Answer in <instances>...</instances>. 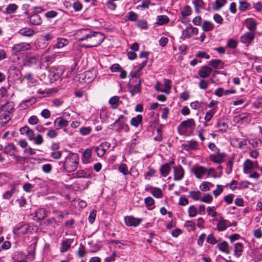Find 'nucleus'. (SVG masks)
I'll return each instance as SVG.
<instances>
[{
  "label": "nucleus",
  "instance_id": "obj_1",
  "mask_svg": "<svg viewBox=\"0 0 262 262\" xmlns=\"http://www.w3.org/2000/svg\"><path fill=\"white\" fill-rule=\"evenodd\" d=\"M105 38L103 33L100 32H92L89 35L86 44H83L81 46L84 48H92L98 47L104 40Z\"/></svg>",
  "mask_w": 262,
  "mask_h": 262
},
{
  "label": "nucleus",
  "instance_id": "obj_2",
  "mask_svg": "<svg viewBox=\"0 0 262 262\" xmlns=\"http://www.w3.org/2000/svg\"><path fill=\"white\" fill-rule=\"evenodd\" d=\"M79 159V156L77 154L70 152L64 160L63 166L66 171L68 172L75 171L78 168Z\"/></svg>",
  "mask_w": 262,
  "mask_h": 262
},
{
  "label": "nucleus",
  "instance_id": "obj_3",
  "mask_svg": "<svg viewBox=\"0 0 262 262\" xmlns=\"http://www.w3.org/2000/svg\"><path fill=\"white\" fill-rule=\"evenodd\" d=\"M43 11V10L40 7H34L31 13L26 12V14H29V23L36 26L41 25L42 20L38 13L42 12Z\"/></svg>",
  "mask_w": 262,
  "mask_h": 262
},
{
  "label": "nucleus",
  "instance_id": "obj_4",
  "mask_svg": "<svg viewBox=\"0 0 262 262\" xmlns=\"http://www.w3.org/2000/svg\"><path fill=\"white\" fill-rule=\"evenodd\" d=\"M127 120L126 117H124L123 115H120L118 119L112 124L111 126H114L117 125L118 128L116 130L119 133L122 130H124L125 132H128L129 130V128L128 125L125 123Z\"/></svg>",
  "mask_w": 262,
  "mask_h": 262
},
{
  "label": "nucleus",
  "instance_id": "obj_5",
  "mask_svg": "<svg viewBox=\"0 0 262 262\" xmlns=\"http://www.w3.org/2000/svg\"><path fill=\"white\" fill-rule=\"evenodd\" d=\"M33 231L32 226L28 224H23L13 229V233L17 236H21L27 234L28 232H32Z\"/></svg>",
  "mask_w": 262,
  "mask_h": 262
},
{
  "label": "nucleus",
  "instance_id": "obj_6",
  "mask_svg": "<svg viewBox=\"0 0 262 262\" xmlns=\"http://www.w3.org/2000/svg\"><path fill=\"white\" fill-rule=\"evenodd\" d=\"M8 73V78L12 79L14 81H20L21 82H23L21 72L18 68L14 66L11 67Z\"/></svg>",
  "mask_w": 262,
  "mask_h": 262
},
{
  "label": "nucleus",
  "instance_id": "obj_7",
  "mask_svg": "<svg viewBox=\"0 0 262 262\" xmlns=\"http://www.w3.org/2000/svg\"><path fill=\"white\" fill-rule=\"evenodd\" d=\"M90 33H91V30L89 29H79L74 33V37L78 41L86 42Z\"/></svg>",
  "mask_w": 262,
  "mask_h": 262
},
{
  "label": "nucleus",
  "instance_id": "obj_8",
  "mask_svg": "<svg viewBox=\"0 0 262 262\" xmlns=\"http://www.w3.org/2000/svg\"><path fill=\"white\" fill-rule=\"evenodd\" d=\"M39 60V56L38 54L32 52L28 53L24 59L25 65L28 67L35 64Z\"/></svg>",
  "mask_w": 262,
  "mask_h": 262
},
{
  "label": "nucleus",
  "instance_id": "obj_9",
  "mask_svg": "<svg viewBox=\"0 0 262 262\" xmlns=\"http://www.w3.org/2000/svg\"><path fill=\"white\" fill-rule=\"evenodd\" d=\"M38 238L34 237L32 241V244L28 247V252L25 257L30 260H33L35 258V254Z\"/></svg>",
  "mask_w": 262,
  "mask_h": 262
},
{
  "label": "nucleus",
  "instance_id": "obj_10",
  "mask_svg": "<svg viewBox=\"0 0 262 262\" xmlns=\"http://www.w3.org/2000/svg\"><path fill=\"white\" fill-rule=\"evenodd\" d=\"M226 154L224 152H216L209 156V159L213 162L217 164H221L225 162Z\"/></svg>",
  "mask_w": 262,
  "mask_h": 262
},
{
  "label": "nucleus",
  "instance_id": "obj_11",
  "mask_svg": "<svg viewBox=\"0 0 262 262\" xmlns=\"http://www.w3.org/2000/svg\"><path fill=\"white\" fill-rule=\"evenodd\" d=\"M174 181L181 180L184 176V170L181 165L173 167Z\"/></svg>",
  "mask_w": 262,
  "mask_h": 262
},
{
  "label": "nucleus",
  "instance_id": "obj_12",
  "mask_svg": "<svg viewBox=\"0 0 262 262\" xmlns=\"http://www.w3.org/2000/svg\"><path fill=\"white\" fill-rule=\"evenodd\" d=\"M191 171L193 172L196 178L201 179L203 175L206 173L207 168L202 166L194 165L191 169Z\"/></svg>",
  "mask_w": 262,
  "mask_h": 262
},
{
  "label": "nucleus",
  "instance_id": "obj_13",
  "mask_svg": "<svg viewBox=\"0 0 262 262\" xmlns=\"http://www.w3.org/2000/svg\"><path fill=\"white\" fill-rule=\"evenodd\" d=\"M124 221L127 226L136 227L141 223V219L135 218L133 216H127L124 217Z\"/></svg>",
  "mask_w": 262,
  "mask_h": 262
},
{
  "label": "nucleus",
  "instance_id": "obj_14",
  "mask_svg": "<svg viewBox=\"0 0 262 262\" xmlns=\"http://www.w3.org/2000/svg\"><path fill=\"white\" fill-rule=\"evenodd\" d=\"M96 75L94 70H88L84 72L82 75V79L85 83H90L94 80Z\"/></svg>",
  "mask_w": 262,
  "mask_h": 262
},
{
  "label": "nucleus",
  "instance_id": "obj_15",
  "mask_svg": "<svg viewBox=\"0 0 262 262\" xmlns=\"http://www.w3.org/2000/svg\"><path fill=\"white\" fill-rule=\"evenodd\" d=\"M54 124L56 129H59L62 128L66 127L68 124L69 122L62 117L57 118L54 121Z\"/></svg>",
  "mask_w": 262,
  "mask_h": 262
},
{
  "label": "nucleus",
  "instance_id": "obj_16",
  "mask_svg": "<svg viewBox=\"0 0 262 262\" xmlns=\"http://www.w3.org/2000/svg\"><path fill=\"white\" fill-rule=\"evenodd\" d=\"M4 152L5 154L12 157L15 156L17 152V150L13 143H9L4 147Z\"/></svg>",
  "mask_w": 262,
  "mask_h": 262
},
{
  "label": "nucleus",
  "instance_id": "obj_17",
  "mask_svg": "<svg viewBox=\"0 0 262 262\" xmlns=\"http://www.w3.org/2000/svg\"><path fill=\"white\" fill-rule=\"evenodd\" d=\"M31 48V45L28 43H21L15 45L12 48V50L15 52H19L20 51H24L30 50Z\"/></svg>",
  "mask_w": 262,
  "mask_h": 262
},
{
  "label": "nucleus",
  "instance_id": "obj_18",
  "mask_svg": "<svg viewBox=\"0 0 262 262\" xmlns=\"http://www.w3.org/2000/svg\"><path fill=\"white\" fill-rule=\"evenodd\" d=\"M212 71V70L211 68L207 66H204L201 68L198 72V74L201 78H206L209 76Z\"/></svg>",
  "mask_w": 262,
  "mask_h": 262
},
{
  "label": "nucleus",
  "instance_id": "obj_19",
  "mask_svg": "<svg viewBox=\"0 0 262 262\" xmlns=\"http://www.w3.org/2000/svg\"><path fill=\"white\" fill-rule=\"evenodd\" d=\"M254 33L249 31L241 37V41L243 43L249 44L254 39Z\"/></svg>",
  "mask_w": 262,
  "mask_h": 262
},
{
  "label": "nucleus",
  "instance_id": "obj_20",
  "mask_svg": "<svg viewBox=\"0 0 262 262\" xmlns=\"http://www.w3.org/2000/svg\"><path fill=\"white\" fill-rule=\"evenodd\" d=\"M25 258L24 254L20 251L15 252L12 255V258L14 262H28Z\"/></svg>",
  "mask_w": 262,
  "mask_h": 262
},
{
  "label": "nucleus",
  "instance_id": "obj_21",
  "mask_svg": "<svg viewBox=\"0 0 262 262\" xmlns=\"http://www.w3.org/2000/svg\"><path fill=\"white\" fill-rule=\"evenodd\" d=\"M47 215V211L45 209L39 208L35 212L34 217L36 218L38 221H41L46 218Z\"/></svg>",
  "mask_w": 262,
  "mask_h": 262
},
{
  "label": "nucleus",
  "instance_id": "obj_22",
  "mask_svg": "<svg viewBox=\"0 0 262 262\" xmlns=\"http://www.w3.org/2000/svg\"><path fill=\"white\" fill-rule=\"evenodd\" d=\"M171 170V167L170 164L168 163H165L162 165L160 168V172L161 174L165 177L168 176Z\"/></svg>",
  "mask_w": 262,
  "mask_h": 262
},
{
  "label": "nucleus",
  "instance_id": "obj_23",
  "mask_svg": "<svg viewBox=\"0 0 262 262\" xmlns=\"http://www.w3.org/2000/svg\"><path fill=\"white\" fill-rule=\"evenodd\" d=\"M0 108H2L3 112L12 114L14 109V104L12 102H7L5 104H2Z\"/></svg>",
  "mask_w": 262,
  "mask_h": 262
},
{
  "label": "nucleus",
  "instance_id": "obj_24",
  "mask_svg": "<svg viewBox=\"0 0 262 262\" xmlns=\"http://www.w3.org/2000/svg\"><path fill=\"white\" fill-rule=\"evenodd\" d=\"M141 80L139 79L138 83L134 86L128 84V88L131 89L130 90V92L132 96H134L135 94L137 93H139L141 92Z\"/></svg>",
  "mask_w": 262,
  "mask_h": 262
},
{
  "label": "nucleus",
  "instance_id": "obj_25",
  "mask_svg": "<svg viewBox=\"0 0 262 262\" xmlns=\"http://www.w3.org/2000/svg\"><path fill=\"white\" fill-rule=\"evenodd\" d=\"M229 222V221L221 217L217 224V229L219 231H223L225 230L228 227V223Z\"/></svg>",
  "mask_w": 262,
  "mask_h": 262
},
{
  "label": "nucleus",
  "instance_id": "obj_26",
  "mask_svg": "<svg viewBox=\"0 0 262 262\" xmlns=\"http://www.w3.org/2000/svg\"><path fill=\"white\" fill-rule=\"evenodd\" d=\"M198 145L197 141L190 140L187 143L182 144V147L184 149L188 150L189 149H195Z\"/></svg>",
  "mask_w": 262,
  "mask_h": 262
},
{
  "label": "nucleus",
  "instance_id": "obj_27",
  "mask_svg": "<svg viewBox=\"0 0 262 262\" xmlns=\"http://www.w3.org/2000/svg\"><path fill=\"white\" fill-rule=\"evenodd\" d=\"M217 247L220 251L226 254L230 253L229 246L227 242L223 241L222 243L218 244Z\"/></svg>",
  "mask_w": 262,
  "mask_h": 262
},
{
  "label": "nucleus",
  "instance_id": "obj_28",
  "mask_svg": "<svg viewBox=\"0 0 262 262\" xmlns=\"http://www.w3.org/2000/svg\"><path fill=\"white\" fill-rule=\"evenodd\" d=\"M18 33L22 36L31 37L35 34V31L31 28H24L21 29L18 31Z\"/></svg>",
  "mask_w": 262,
  "mask_h": 262
},
{
  "label": "nucleus",
  "instance_id": "obj_29",
  "mask_svg": "<svg viewBox=\"0 0 262 262\" xmlns=\"http://www.w3.org/2000/svg\"><path fill=\"white\" fill-rule=\"evenodd\" d=\"M195 126V123L193 119H188L186 120L182 121L180 124L181 127L191 128Z\"/></svg>",
  "mask_w": 262,
  "mask_h": 262
},
{
  "label": "nucleus",
  "instance_id": "obj_30",
  "mask_svg": "<svg viewBox=\"0 0 262 262\" xmlns=\"http://www.w3.org/2000/svg\"><path fill=\"white\" fill-rule=\"evenodd\" d=\"M244 245L242 243H237L234 244V255L237 257L241 256L243 251Z\"/></svg>",
  "mask_w": 262,
  "mask_h": 262
},
{
  "label": "nucleus",
  "instance_id": "obj_31",
  "mask_svg": "<svg viewBox=\"0 0 262 262\" xmlns=\"http://www.w3.org/2000/svg\"><path fill=\"white\" fill-rule=\"evenodd\" d=\"M143 120V117L142 115L139 114L136 117H133L131 119L130 123L134 127H138Z\"/></svg>",
  "mask_w": 262,
  "mask_h": 262
},
{
  "label": "nucleus",
  "instance_id": "obj_32",
  "mask_svg": "<svg viewBox=\"0 0 262 262\" xmlns=\"http://www.w3.org/2000/svg\"><path fill=\"white\" fill-rule=\"evenodd\" d=\"M3 111L2 108H0V120L2 121V122L6 124L11 119V117L10 115L11 114L3 112Z\"/></svg>",
  "mask_w": 262,
  "mask_h": 262
},
{
  "label": "nucleus",
  "instance_id": "obj_33",
  "mask_svg": "<svg viewBox=\"0 0 262 262\" xmlns=\"http://www.w3.org/2000/svg\"><path fill=\"white\" fill-rule=\"evenodd\" d=\"M71 242L70 239H68L63 241L61 243V247L60 251L61 253L67 251L71 247Z\"/></svg>",
  "mask_w": 262,
  "mask_h": 262
},
{
  "label": "nucleus",
  "instance_id": "obj_34",
  "mask_svg": "<svg viewBox=\"0 0 262 262\" xmlns=\"http://www.w3.org/2000/svg\"><path fill=\"white\" fill-rule=\"evenodd\" d=\"M169 21V18L166 15H159L157 17L156 24L158 25H163Z\"/></svg>",
  "mask_w": 262,
  "mask_h": 262
},
{
  "label": "nucleus",
  "instance_id": "obj_35",
  "mask_svg": "<svg viewBox=\"0 0 262 262\" xmlns=\"http://www.w3.org/2000/svg\"><path fill=\"white\" fill-rule=\"evenodd\" d=\"M119 101V97L117 96H115L110 98L109 100V103L111 105V107L115 110L118 108Z\"/></svg>",
  "mask_w": 262,
  "mask_h": 262
},
{
  "label": "nucleus",
  "instance_id": "obj_36",
  "mask_svg": "<svg viewBox=\"0 0 262 262\" xmlns=\"http://www.w3.org/2000/svg\"><path fill=\"white\" fill-rule=\"evenodd\" d=\"M214 28V25L207 20H205L203 22V25H202V29L205 32H208L211 31Z\"/></svg>",
  "mask_w": 262,
  "mask_h": 262
},
{
  "label": "nucleus",
  "instance_id": "obj_37",
  "mask_svg": "<svg viewBox=\"0 0 262 262\" xmlns=\"http://www.w3.org/2000/svg\"><path fill=\"white\" fill-rule=\"evenodd\" d=\"M16 187L14 185H12L10 190L5 192L3 195V198L5 199L9 200L13 195L16 191Z\"/></svg>",
  "mask_w": 262,
  "mask_h": 262
},
{
  "label": "nucleus",
  "instance_id": "obj_38",
  "mask_svg": "<svg viewBox=\"0 0 262 262\" xmlns=\"http://www.w3.org/2000/svg\"><path fill=\"white\" fill-rule=\"evenodd\" d=\"M17 8L18 6L16 4H9L6 9L5 13L7 14H13L16 12Z\"/></svg>",
  "mask_w": 262,
  "mask_h": 262
},
{
  "label": "nucleus",
  "instance_id": "obj_39",
  "mask_svg": "<svg viewBox=\"0 0 262 262\" xmlns=\"http://www.w3.org/2000/svg\"><path fill=\"white\" fill-rule=\"evenodd\" d=\"M226 0H216L213 5V9L214 10H219L226 3Z\"/></svg>",
  "mask_w": 262,
  "mask_h": 262
},
{
  "label": "nucleus",
  "instance_id": "obj_40",
  "mask_svg": "<svg viewBox=\"0 0 262 262\" xmlns=\"http://www.w3.org/2000/svg\"><path fill=\"white\" fill-rule=\"evenodd\" d=\"M256 26L257 23L253 18L247 20V28L251 32L256 29Z\"/></svg>",
  "mask_w": 262,
  "mask_h": 262
},
{
  "label": "nucleus",
  "instance_id": "obj_41",
  "mask_svg": "<svg viewBox=\"0 0 262 262\" xmlns=\"http://www.w3.org/2000/svg\"><path fill=\"white\" fill-rule=\"evenodd\" d=\"M189 195L194 201L200 200L201 199V192L199 191H190Z\"/></svg>",
  "mask_w": 262,
  "mask_h": 262
},
{
  "label": "nucleus",
  "instance_id": "obj_42",
  "mask_svg": "<svg viewBox=\"0 0 262 262\" xmlns=\"http://www.w3.org/2000/svg\"><path fill=\"white\" fill-rule=\"evenodd\" d=\"M92 155V150L91 149L87 148L83 152L82 156L83 157V162L84 163L88 162V160L91 158Z\"/></svg>",
  "mask_w": 262,
  "mask_h": 262
},
{
  "label": "nucleus",
  "instance_id": "obj_43",
  "mask_svg": "<svg viewBox=\"0 0 262 262\" xmlns=\"http://www.w3.org/2000/svg\"><path fill=\"white\" fill-rule=\"evenodd\" d=\"M192 13V10L189 6H185L181 11V14L183 16H187L191 15Z\"/></svg>",
  "mask_w": 262,
  "mask_h": 262
},
{
  "label": "nucleus",
  "instance_id": "obj_44",
  "mask_svg": "<svg viewBox=\"0 0 262 262\" xmlns=\"http://www.w3.org/2000/svg\"><path fill=\"white\" fill-rule=\"evenodd\" d=\"M216 126L219 129V130L221 132H225L228 128V125L221 121H219L217 122Z\"/></svg>",
  "mask_w": 262,
  "mask_h": 262
},
{
  "label": "nucleus",
  "instance_id": "obj_45",
  "mask_svg": "<svg viewBox=\"0 0 262 262\" xmlns=\"http://www.w3.org/2000/svg\"><path fill=\"white\" fill-rule=\"evenodd\" d=\"M150 192L156 198H161L163 196L162 190L159 188L155 187Z\"/></svg>",
  "mask_w": 262,
  "mask_h": 262
},
{
  "label": "nucleus",
  "instance_id": "obj_46",
  "mask_svg": "<svg viewBox=\"0 0 262 262\" xmlns=\"http://www.w3.org/2000/svg\"><path fill=\"white\" fill-rule=\"evenodd\" d=\"M164 85L165 86V90H160V92L165 93L166 94H168L169 93L170 90V84L171 82V81L169 79H164Z\"/></svg>",
  "mask_w": 262,
  "mask_h": 262
},
{
  "label": "nucleus",
  "instance_id": "obj_47",
  "mask_svg": "<svg viewBox=\"0 0 262 262\" xmlns=\"http://www.w3.org/2000/svg\"><path fill=\"white\" fill-rule=\"evenodd\" d=\"M254 168V164L249 159H247L244 164V169L245 170H249Z\"/></svg>",
  "mask_w": 262,
  "mask_h": 262
},
{
  "label": "nucleus",
  "instance_id": "obj_48",
  "mask_svg": "<svg viewBox=\"0 0 262 262\" xmlns=\"http://www.w3.org/2000/svg\"><path fill=\"white\" fill-rule=\"evenodd\" d=\"M221 64H224L220 59H212L210 61L209 64L214 69H219V66Z\"/></svg>",
  "mask_w": 262,
  "mask_h": 262
},
{
  "label": "nucleus",
  "instance_id": "obj_49",
  "mask_svg": "<svg viewBox=\"0 0 262 262\" xmlns=\"http://www.w3.org/2000/svg\"><path fill=\"white\" fill-rule=\"evenodd\" d=\"M212 200V196L210 193L206 194L204 196L201 198V201L207 204L211 203Z\"/></svg>",
  "mask_w": 262,
  "mask_h": 262
},
{
  "label": "nucleus",
  "instance_id": "obj_50",
  "mask_svg": "<svg viewBox=\"0 0 262 262\" xmlns=\"http://www.w3.org/2000/svg\"><path fill=\"white\" fill-rule=\"evenodd\" d=\"M188 215L190 217H194L197 214V209L194 205L190 206L188 208Z\"/></svg>",
  "mask_w": 262,
  "mask_h": 262
},
{
  "label": "nucleus",
  "instance_id": "obj_51",
  "mask_svg": "<svg viewBox=\"0 0 262 262\" xmlns=\"http://www.w3.org/2000/svg\"><path fill=\"white\" fill-rule=\"evenodd\" d=\"M92 129L90 127H82L80 129V133L82 136L89 135L91 132Z\"/></svg>",
  "mask_w": 262,
  "mask_h": 262
},
{
  "label": "nucleus",
  "instance_id": "obj_52",
  "mask_svg": "<svg viewBox=\"0 0 262 262\" xmlns=\"http://www.w3.org/2000/svg\"><path fill=\"white\" fill-rule=\"evenodd\" d=\"M250 4L245 2L241 1L239 2V10L241 11H245L250 7Z\"/></svg>",
  "mask_w": 262,
  "mask_h": 262
},
{
  "label": "nucleus",
  "instance_id": "obj_53",
  "mask_svg": "<svg viewBox=\"0 0 262 262\" xmlns=\"http://www.w3.org/2000/svg\"><path fill=\"white\" fill-rule=\"evenodd\" d=\"M156 172V170L151 168L150 166L148 167V171L144 174V178L147 179L148 177H154Z\"/></svg>",
  "mask_w": 262,
  "mask_h": 262
},
{
  "label": "nucleus",
  "instance_id": "obj_54",
  "mask_svg": "<svg viewBox=\"0 0 262 262\" xmlns=\"http://www.w3.org/2000/svg\"><path fill=\"white\" fill-rule=\"evenodd\" d=\"M233 158H231L230 159H229L228 162L226 164L227 167V173L230 174L232 170V167L233 165Z\"/></svg>",
  "mask_w": 262,
  "mask_h": 262
},
{
  "label": "nucleus",
  "instance_id": "obj_55",
  "mask_svg": "<svg viewBox=\"0 0 262 262\" xmlns=\"http://www.w3.org/2000/svg\"><path fill=\"white\" fill-rule=\"evenodd\" d=\"M76 177L77 178H88L90 176L85 170H79L75 173Z\"/></svg>",
  "mask_w": 262,
  "mask_h": 262
},
{
  "label": "nucleus",
  "instance_id": "obj_56",
  "mask_svg": "<svg viewBox=\"0 0 262 262\" xmlns=\"http://www.w3.org/2000/svg\"><path fill=\"white\" fill-rule=\"evenodd\" d=\"M118 170L119 172H120L125 176L128 173L127 166L124 163H122L120 165V166L119 167Z\"/></svg>",
  "mask_w": 262,
  "mask_h": 262
},
{
  "label": "nucleus",
  "instance_id": "obj_57",
  "mask_svg": "<svg viewBox=\"0 0 262 262\" xmlns=\"http://www.w3.org/2000/svg\"><path fill=\"white\" fill-rule=\"evenodd\" d=\"M68 43V40L64 38H61L58 40L56 44V47L58 48H61Z\"/></svg>",
  "mask_w": 262,
  "mask_h": 262
},
{
  "label": "nucleus",
  "instance_id": "obj_58",
  "mask_svg": "<svg viewBox=\"0 0 262 262\" xmlns=\"http://www.w3.org/2000/svg\"><path fill=\"white\" fill-rule=\"evenodd\" d=\"M206 242L210 244L214 245L217 243V241L216 239L213 234H209L206 238Z\"/></svg>",
  "mask_w": 262,
  "mask_h": 262
},
{
  "label": "nucleus",
  "instance_id": "obj_59",
  "mask_svg": "<svg viewBox=\"0 0 262 262\" xmlns=\"http://www.w3.org/2000/svg\"><path fill=\"white\" fill-rule=\"evenodd\" d=\"M86 254L84 246L81 244L77 251V255L79 257H83Z\"/></svg>",
  "mask_w": 262,
  "mask_h": 262
},
{
  "label": "nucleus",
  "instance_id": "obj_60",
  "mask_svg": "<svg viewBox=\"0 0 262 262\" xmlns=\"http://www.w3.org/2000/svg\"><path fill=\"white\" fill-rule=\"evenodd\" d=\"M62 156V151L59 150L52 151L51 153V157L54 159H59Z\"/></svg>",
  "mask_w": 262,
  "mask_h": 262
},
{
  "label": "nucleus",
  "instance_id": "obj_61",
  "mask_svg": "<svg viewBox=\"0 0 262 262\" xmlns=\"http://www.w3.org/2000/svg\"><path fill=\"white\" fill-rule=\"evenodd\" d=\"M234 196L233 194H229L224 197V200L227 204H230L233 201Z\"/></svg>",
  "mask_w": 262,
  "mask_h": 262
},
{
  "label": "nucleus",
  "instance_id": "obj_62",
  "mask_svg": "<svg viewBox=\"0 0 262 262\" xmlns=\"http://www.w3.org/2000/svg\"><path fill=\"white\" fill-rule=\"evenodd\" d=\"M57 15V12L54 10H51L46 13L45 16L48 18H53L56 17Z\"/></svg>",
  "mask_w": 262,
  "mask_h": 262
},
{
  "label": "nucleus",
  "instance_id": "obj_63",
  "mask_svg": "<svg viewBox=\"0 0 262 262\" xmlns=\"http://www.w3.org/2000/svg\"><path fill=\"white\" fill-rule=\"evenodd\" d=\"M237 42L233 39H230L228 41L227 46L230 49H235L236 48Z\"/></svg>",
  "mask_w": 262,
  "mask_h": 262
},
{
  "label": "nucleus",
  "instance_id": "obj_64",
  "mask_svg": "<svg viewBox=\"0 0 262 262\" xmlns=\"http://www.w3.org/2000/svg\"><path fill=\"white\" fill-rule=\"evenodd\" d=\"M33 141H34V143L37 145H40L43 142V138L40 134L35 136Z\"/></svg>",
  "mask_w": 262,
  "mask_h": 262
}]
</instances>
